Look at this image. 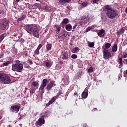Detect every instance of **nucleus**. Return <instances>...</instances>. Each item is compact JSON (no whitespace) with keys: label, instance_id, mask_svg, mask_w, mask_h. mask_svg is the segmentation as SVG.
<instances>
[{"label":"nucleus","instance_id":"nucleus-1","mask_svg":"<svg viewBox=\"0 0 127 127\" xmlns=\"http://www.w3.org/2000/svg\"><path fill=\"white\" fill-rule=\"evenodd\" d=\"M104 8L107 10L106 14L108 18L115 19L118 15L117 10H115V9H112V8L109 5H105Z\"/></svg>","mask_w":127,"mask_h":127},{"label":"nucleus","instance_id":"nucleus-2","mask_svg":"<svg viewBox=\"0 0 127 127\" xmlns=\"http://www.w3.org/2000/svg\"><path fill=\"white\" fill-rule=\"evenodd\" d=\"M26 31L29 34H33V36L37 38L40 37V29L39 28L34 27L33 26L27 25L25 26Z\"/></svg>","mask_w":127,"mask_h":127},{"label":"nucleus","instance_id":"nucleus-3","mask_svg":"<svg viewBox=\"0 0 127 127\" xmlns=\"http://www.w3.org/2000/svg\"><path fill=\"white\" fill-rule=\"evenodd\" d=\"M23 64L20 61L16 60L15 63L12 64V70L16 72H22Z\"/></svg>","mask_w":127,"mask_h":127},{"label":"nucleus","instance_id":"nucleus-4","mask_svg":"<svg viewBox=\"0 0 127 127\" xmlns=\"http://www.w3.org/2000/svg\"><path fill=\"white\" fill-rule=\"evenodd\" d=\"M0 21V29L2 31H4L9 25V20L7 18H4L3 19H1Z\"/></svg>","mask_w":127,"mask_h":127},{"label":"nucleus","instance_id":"nucleus-5","mask_svg":"<svg viewBox=\"0 0 127 127\" xmlns=\"http://www.w3.org/2000/svg\"><path fill=\"white\" fill-rule=\"evenodd\" d=\"M0 80L2 81L4 84H9L11 83V79L9 75L5 74H1L0 73Z\"/></svg>","mask_w":127,"mask_h":127},{"label":"nucleus","instance_id":"nucleus-6","mask_svg":"<svg viewBox=\"0 0 127 127\" xmlns=\"http://www.w3.org/2000/svg\"><path fill=\"white\" fill-rule=\"evenodd\" d=\"M102 52L103 54V58L105 60L109 59V58L114 56V54H112L109 50H107V49H103Z\"/></svg>","mask_w":127,"mask_h":127},{"label":"nucleus","instance_id":"nucleus-7","mask_svg":"<svg viewBox=\"0 0 127 127\" xmlns=\"http://www.w3.org/2000/svg\"><path fill=\"white\" fill-rule=\"evenodd\" d=\"M48 83V79H44L42 80V82L41 84L40 87L39 89V91L43 95L45 92V88L46 87V85H47Z\"/></svg>","mask_w":127,"mask_h":127},{"label":"nucleus","instance_id":"nucleus-8","mask_svg":"<svg viewBox=\"0 0 127 127\" xmlns=\"http://www.w3.org/2000/svg\"><path fill=\"white\" fill-rule=\"evenodd\" d=\"M20 109V105H12L10 107V111H11V112H12V113L15 112V113H17V112L19 111Z\"/></svg>","mask_w":127,"mask_h":127},{"label":"nucleus","instance_id":"nucleus-9","mask_svg":"<svg viewBox=\"0 0 127 127\" xmlns=\"http://www.w3.org/2000/svg\"><path fill=\"white\" fill-rule=\"evenodd\" d=\"M127 57V54L126 53H124L122 57H119L118 62L119 63V66L122 67L123 65V58H126Z\"/></svg>","mask_w":127,"mask_h":127},{"label":"nucleus","instance_id":"nucleus-10","mask_svg":"<svg viewBox=\"0 0 127 127\" xmlns=\"http://www.w3.org/2000/svg\"><path fill=\"white\" fill-rule=\"evenodd\" d=\"M43 124H45V119L43 118L41 116V118L36 122L35 125L36 126H42Z\"/></svg>","mask_w":127,"mask_h":127},{"label":"nucleus","instance_id":"nucleus-11","mask_svg":"<svg viewBox=\"0 0 127 127\" xmlns=\"http://www.w3.org/2000/svg\"><path fill=\"white\" fill-rule=\"evenodd\" d=\"M87 21L88 18L87 17V16L83 15V16H82L81 20H80L79 23L81 26H82V25L87 23Z\"/></svg>","mask_w":127,"mask_h":127},{"label":"nucleus","instance_id":"nucleus-12","mask_svg":"<svg viewBox=\"0 0 127 127\" xmlns=\"http://www.w3.org/2000/svg\"><path fill=\"white\" fill-rule=\"evenodd\" d=\"M68 32L67 31H63L60 34V38L62 40H64L67 37Z\"/></svg>","mask_w":127,"mask_h":127},{"label":"nucleus","instance_id":"nucleus-13","mask_svg":"<svg viewBox=\"0 0 127 127\" xmlns=\"http://www.w3.org/2000/svg\"><path fill=\"white\" fill-rule=\"evenodd\" d=\"M55 84L54 82H50L48 85H47V87H46V89L47 91H50L51 90L52 87H54V86H55Z\"/></svg>","mask_w":127,"mask_h":127},{"label":"nucleus","instance_id":"nucleus-14","mask_svg":"<svg viewBox=\"0 0 127 127\" xmlns=\"http://www.w3.org/2000/svg\"><path fill=\"white\" fill-rule=\"evenodd\" d=\"M105 35V33L104 29H101V30H100L98 33V36H100V37H104Z\"/></svg>","mask_w":127,"mask_h":127},{"label":"nucleus","instance_id":"nucleus-15","mask_svg":"<svg viewBox=\"0 0 127 127\" xmlns=\"http://www.w3.org/2000/svg\"><path fill=\"white\" fill-rule=\"evenodd\" d=\"M35 91H36V88H35L33 85H32V84H31V87L30 88V93L31 95H33V94L35 92Z\"/></svg>","mask_w":127,"mask_h":127},{"label":"nucleus","instance_id":"nucleus-16","mask_svg":"<svg viewBox=\"0 0 127 127\" xmlns=\"http://www.w3.org/2000/svg\"><path fill=\"white\" fill-rule=\"evenodd\" d=\"M118 50V45L117 44H114L112 46V48L111 49V51L112 52H116Z\"/></svg>","mask_w":127,"mask_h":127},{"label":"nucleus","instance_id":"nucleus-17","mask_svg":"<svg viewBox=\"0 0 127 127\" xmlns=\"http://www.w3.org/2000/svg\"><path fill=\"white\" fill-rule=\"evenodd\" d=\"M111 43H105V46H103L102 49H107V50H109V48H110V47H111Z\"/></svg>","mask_w":127,"mask_h":127},{"label":"nucleus","instance_id":"nucleus-18","mask_svg":"<svg viewBox=\"0 0 127 127\" xmlns=\"http://www.w3.org/2000/svg\"><path fill=\"white\" fill-rule=\"evenodd\" d=\"M126 31L125 27H122L120 29L119 31L117 32L118 35H122L124 33V31Z\"/></svg>","mask_w":127,"mask_h":127},{"label":"nucleus","instance_id":"nucleus-19","mask_svg":"<svg viewBox=\"0 0 127 127\" xmlns=\"http://www.w3.org/2000/svg\"><path fill=\"white\" fill-rule=\"evenodd\" d=\"M69 19H68V18H65V19H64L62 21V23L63 24H64V25H67L68 23H69Z\"/></svg>","mask_w":127,"mask_h":127},{"label":"nucleus","instance_id":"nucleus-20","mask_svg":"<svg viewBox=\"0 0 127 127\" xmlns=\"http://www.w3.org/2000/svg\"><path fill=\"white\" fill-rule=\"evenodd\" d=\"M68 54L67 52H65L63 54L62 59L63 60H68Z\"/></svg>","mask_w":127,"mask_h":127},{"label":"nucleus","instance_id":"nucleus-21","mask_svg":"<svg viewBox=\"0 0 127 127\" xmlns=\"http://www.w3.org/2000/svg\"><path fill=\"white\" fill-rule=\"evenodd\" d=\"M65 28L67 30V31H71L72 28V25H71V24H68V25H67L65 26Z\"/></svg>","mask_w":127,"mask_h":127},{"label":"nucleus","instance_id":"nucleus-22","mask_svg":"<svg viewBox=\"0 0 127 127\" xmlns=\"http://www.w3.org/2000/svg\"><path fill=\"white\" fill-rule=\"evenodd\" d=\"M55 101V99L54 97L52 98L51 100L49 101V102L46 104L47 106H49L51 104L53 103L54 101Z\"/></svg>","mask_w":127,"mask_h":127},{"label":"nucleus","instance_id":"nucleus-23","mask_svg":"<svg viewBox=\"0 0 127 127\" xmlns=\"http://www.w3.org/2000/svg\"><path fill=\"white\" fill-rule=\"evenodd\" d=\"M88 95V92H86L85 91H83V92L82 93L81 96L82 98L86 99L87 98Z\"/></svg>","mask_w":127,"mask_h":127},{"label":"nucleus","instance_id":"nucleus-24","mask_svg":"<svg viewBox=\"0 0 127 127\" xmlns=\"http://www.w3.org/2000/svg\"><path fill=\"white\" fill-rule=\"evenodd\" d=\"M71 0H60L59 2L61 3H70Z\"/></svg>","mask_w":127,"mask_h":127},{"label":"nucleus","instance_id":"nucleus-25","mask_svg":"<svg viewBox=\"0 0 127 127\" xmlns=\"http://www.w3.org/2000/svg\"><path fill=\"white\" fill-rule=\"evenodd\" d=\"M25 18H26V15H23L21 17L18 18V19H17V22H19V21H23V20H24Z\"/></svg>","mask_w":127,"mask_h":127},{"label":"nucleus","instance_id":"nucleus-26","mask_svg":"<svg viewBox=\"0 0 127 127\" xmlns=\"http://www.w3.org/2000/svg\"><path fill=\"white\" fill-rule=\"evenodd\" d=\"M52 47V44H47L46 45V49L47 51H50V50H51V48Z\"/></svg>","mask_w":127,"mask_h":127},{"label":"nucleus","instance_id":"nucleus-27","mask_svg":"<svg viewBox=\"0 0 127 127\" xmlns=\"http://www.w3.org/2000/svg\"><path fill=\"white\" fill-rule=\"evenodd\" d=\"M11 63L10 61H8L7 62H4L3 63V66H8V65H10Z\"/></svg>","mask_w":127,"mask_h":127},{"label":"nucleus","instance_id":"nucleus-28","mask_svg":"<svg viewBox=\"0 0 127 127\" xmlns=\"http://www.w3.org/2000/svg\"><path fill=\"white\" fill-rule=\"evenodd\" d=\"M32 85H33L34 87L36 88L39 85V83L37 82V81H34L33 83H32Z\"/></svg>","mask_w":127,"mask_h":127},{"label":"nucleus","instance_id":"nucleus-29","mask_svg":"<svg viewBox=\"0 0 127 127\" xmlns=\"http://www.w3.org/2000/svg\"><path fill=\"white\" fill-rule=\"evenodd\" d=\"M13 54H17V49L15 48V47H13L11 51Z\"/></svg>","mask_w":127,"mask_h":127},{"label":"nucleus","instance_id":"nucleus-30","mask_svg":"<svg viewBox=\"0 0 127 127\" xmlns=\"http://www.w3.org/2000/svg\"><path fill=\"white\" fill-rule=\"evenodd\" d=\"M55 27L56 29L57 32L59 33L61 30V27L60 26H58V25H55Z\"/></svg>","mask_w":127,"mask_h":127},{"label":"nucleus","instance_id":"nucleus-31","mask_svg":"<svg viewBox=\"0 0 127 127\" xmlns=\"http://www.w3.org/2000/svg\"><path fill=\"white\" fill-rule=\"evenodd\" d=\"M41 116H42V118L44 119V117L47 116V111H44L43 113H41Z\"/></svg>","mask_w":127,"mask_h":127},{"label":"nucleus","instance_id":"nucleus-32","mask_svg":"<svg viewBox=\"0 0 127 127\" xmlns=\"http://www.w3.org/2000/svg\"><path fill=\"white\" fill-rule=\"evenodd\" d=\"M95 46V44L94 42H88V47H93Z\"/></svg>","mask_w":127,"mask_h":127},{"label":"nucleus","instance_id":"nucleus-33","mask_svg":"<svg viewBox=\"0 0 127 127\" xmlns=\"http://www.w3.org/2000/svg\"><path fill=\"white\" fill-rule=\"evenodd\" d=\"M93 28H94L93 26H89V27H87L86 30V32H88V31H91V30H92V29H93Z\"/></svg>","mask_w":127,"mask_h":127},{"label":"nucleus","instance_id":"nucleus-34","mask_svg":"<svg viewBox=\"0 0 127 127\" xmlns=\"http://www.w3.org/2000/svg\"><path fill=\"white\" fill-rule=\"evenodd\" d=\"M46 67H51L52 64H51L50 62H46L45 63Z\"/></svg>","mask_w":127,"mask_h":127},{"label":"nucleus","instance_id":"nucleus-35","mask_svg":"<svg viewBox=\"0 0 127 127\" xmlns=\"http://www.w3.org/2000/svg\"><path fill=\"white\" fill-rule=\"evenodd\" d=\"M93 67H90L89 68V69H88V73H92V72H93Z\"/></svg>","mask_w":127,"mask_h":127},{"label":"nucleus","instance_id":"nucleus-36","mask_svg":"<svg viewBox=\"0 0 127 127\" xmlns=\"http://www.w3.org/2000/svg\"><path fill=\"white\" fill-rule=\"evenodd\" d=\"M78 56H77L76 54H72L71 56V58H73V59H76L77 58Z\"/></svg>","mask_w":127,"mask_h":127},{"label":"nucleus","instance_id":"nucleus-37","mask_svg":"<svg viewBox=\"0 0 127 127\" xmlns=\"http://www.w3.org/2000/svg\"><path fill=\"white\" fill-rule=\"evenodd\" d=\"M4 38V35H3V34L1 35V36H0V42H1V41H3Z\"/></svg>","mask_w":127,"mask_h":127},{"label":"nucleus","instance_id":"nucleus-38","mask_svg":"<svg viewBox=\"0 0 127 127\" xmlns=\"http://www.w3.org/2000/svg\"><path fill=\"white\" fill-rule=\"evenodd\" d=\"M35 54L38 55L39 54V51L38 49V47L36 49L35 51L34 52Z\"/></svg>","mask_w":127,"mask_h":127},{"label":"nucleus","instance_id":"nucleus-39","mask_svg":"<svg viewBox=\"0 0 127 127\" xmlns=\"http://www.w3.org/2000/svg\"><path fill=\"white\" fill-rule=\"evenodd\" d=\"M34 11H29L28 15L30 16H32L34 15Z\"/></svg>","mask_w":127,"mask_h":127},{"label":"nucleus","instance_id":"nucleus-40","mask_svg":"<svg viewBox=\"0 0 127 127\" xmlns=\"http://www.w3.org/2000/svg\"><path fill=\"white\" fill-rule=\"evenodd\" d=\"M79 48H78V47L77 46H76V47H74V48L73 49V52H77L78 50H79Z\"/></svg>","mask_w":127,"mask_h":127},{"label":"nucleus","instance_id":"nucleus-41","mask_svg":"<svg viewBox=\"0 0 127 127\" xmlns=\"http://www.w3.org/2000/svg\"><path fill=\"white\" fill-rule=\"evenodd\" d=\"M5 14V11L4 10H0V15L1 14V15H4Z\"/></svg>","mask_w":127,"mask_h":127},{"label":"nucleus","instance_id":"nucleus-42","mask_svg":"<svg viewBox=\"0 0 127 127\" xmlns=\"http://www.w3.org/2000/svg\"><path fill=\"white\" fill-rule=\"evenodd\" d=\"M82 5H83V6L84 7H86L87 5V3H85V2H83L82 3Z\"/></svg>","mask_w":127,"mask_h":127},{"label":"nucleus","instance_id":"nucleus-43","mask_svg":"<svg viewBox=\"0 0 127 127\" xmlns=\"http://www.w3.org/2000/svg\"><path fill=\"white\" fill-rule=\"evenodd\" d=\"M4 57L3 52H1L0 53V58H2Z\"/></svg>","mask_w":127,"mask_h":127},{"label":"nucleus","instance_id":"nucleus-44","mask_svg":"<svg viewBox=\"0 0 127 127\" xmlns=\"http://www.w3.org/2000/svg\"><path fill=\"white\" fill-rule=\"evenodd\" d=\"M42 47V45H41V44H40L39 45V46H38L39 52L40 49H41V48Z\"/></svg>","mask_w":127,"mask_h":127},{"label":"nucleus","instance_id":"nucleus-45","mask_svg":"<svg viewBox=\"0 0 127 127\" xmlns=\"http://www.w3.org/2000/svg\"><path fill=\"white\" fill-rule=\"evenodd\" d=\"M20 41L21 43H23L24 42H25V40L23 38L20 39Z\"/></svg>","mask_w":127,"mask_h":127},{"label":"nucleus","instance_id":"nucleus-46","mask_svg":"<svg viewBox=\"0 0 127 127\" xmlns=\"http://www.w3.org/2000/svg\"><path fill=\"white\" fill-rule=\"evenodd\" d=\"M32 64H33V62H32V61H29V65H32Z\"/></svg>","mask_w":127,"mask_h":127},{"label":"nucleus","instance_id":"nucleus-47","mask_svg":"<svg viewBox=\"0 0 127 127\" xmlns=\"http://www.w3.org/2000/svg\"><path fill=\"white\" fill-rule=\"evenodd\" d=\"M99 0H93V2L94 3V4H95L96 3L98 2Z\"/></svg>","mask_w":127,"mask_h":127},{"label":"nucleus","instance_id":"nucleus-48","mask_svg":"<svg viewBox=\"0 0 127 127\" xmlns=\"http://www.w3.org/2000/svg\"><path fill=\"white\" fill-rule=\"evenodd\" d=\"M124 74L127 75V69H126L125 71H124Z\"/></svg>","mask_w":127,"mask_h":127},{"label":"nucleus","instance_id":"nucleus-49","mask_svg":"<svg viewBox=\"0 0 127 127\" xmlns=\"http://www.w3.org/2000/svg\"><path fill=\"white\" fill-rule=\"evenodd\" d=\"M123 62L126 64L127 63V59H124Z\"/></svg>","mask_w":127,"mask_h":127},{"label":"nucleus","instance_id":"nucleus-50","mask_svg":"<svg viewBox=\"0 0 127 127\" xmlns=\"http://www.w3.org/2000/svg\"><path fill=\"white\" fill-rule=\"evenodd\" d=\"M67 8L68 10H71V7L70 5H67Z\"/></svg>","mask_w":127,"mask_h":127},{"label":"nucleus","instance_id":"nucleus-51","mask_svg":"<svg viewBox=\"0 0 127 127\" xmlns=\"http://www.w3.org/2000/svg\"><path fill=\"white\" fill-rule=\"evenodd\" d=\"M56 70H60V67L58 66L57 65L55 67Z\"/></svg>","mask_w":127,"mask_h":127},{"label":"nucleus","instance_id":"nucleus-52","mask_svg":"<svg viewBox=\"0 0 127 127\" xmlns=\"http://www.w3.org/2000/svg\"><path fill=\"white\" fill-rule=\"evenodd\" d=\"M77 26L78 25L77 24L74 25V26H73V29L75 30V29L76 28Z\"/></svg>","mask_w":127,"mask_h":127},{"label":"nucleus","instance_id":"nucleus-53","mask_svg":"<svg viewBox=\"0 0 127 127\" xmlns=\"http://www.w3.org/2000/svg\"><path fill=\"white\" fill-rule=\"evenodd\" d=\"M60 64L61 65H63V62H62V61H60Z\"/></svg>","mask_w":127,"mask_h":127},{"label":"nucleus","instance_id":"nucleus-54","mask_svg":"<svg viewBox=\"0 0 127 127\" xmlns=\"http://www.w3.org/2000/svg\"><path fill=\"white\" fill-rule=\"evenodd\" d=\"M28 6H29V7L31 8L32 7V5H30V4H27Z\"/></svg>","mask_w":127,"mask_h":127},{"label":"nucleus","instance_id":"nucleus-55","mask_svg":"<svg viewBox=\"0 0 127 127\" xmlns=\"http://www.w3.org/2000/svg\"><path fill=\"white\" fill-rule=\"evenodd\" d=\"M59 95H61V92L58 93V94L57 95V97H58Z\"/></svg>","mask_w":127,"mask_h":127},{"label":"nucleus","instance_id":"nucleus-56","mask_svg":"<svg viewBox=\"0 0 127 127\" xmlns=\"http://www.w3.org/2000/svg\"><path fill=\"white\" fill-rule=\"evenodd\" d=\"M125 13L127 14V7L125 8Z\"/></svg>","mask_w":127,"mask_h":127},{"label":"nucleus","instance_id":"nucleus-57","mask_svg":"<svg viewBox=\"0 0 127 127\" xmlns=\"http://www.w3.org/2000/svg\"><path fill=\"white\" fill-rule=\"evenodd\" d=\"M97 108H94L92 111H97Z\"/></svg>","mask_w":127,"mask_h":127},{"label":"nucleus","instance_id":"nucleus-58","mask_svg":"<svg viewBox=\"0 0 127 127\" xmlns=\"http://www.w3.org/2000/svg\"><path fill=\"white\" fill-rule=\"evenodd\" d=\"M94 81H97V77H94Z\"/></svg>","mask_w":127,"mask_h":127},{"label":"nucleus","instance_id":"nucleus-59","mask_svg":"<svg viewBox=\"0 0 127 127\" xmlns=\"http://www.w3.org/2000/svg\"><path fill=\"white\" fill-rule=\"evenodd\" d=\"M87 124L85 123L84 125H83V127H87Z\"/></svg>","mask_w":127,"mask_h":127},{"label":"nucleus","instance_id":"nucleus-60","mask_svg":"<svg viewBox=\"0 0 127 127\" xmlns=\"http://www.w3.org/2000/svg\"><path fill=\"white\" fill-rule=\"evenodd\" d=\"M20 0H15L16 2H19Z\"/></svg>","mask_w":127,"mask_h":127},{"label":"nucleus","instance_id":"nucleus-61","mask_svg":"<svg viewBox=\"0 0 127 127\" xmlns=\"http://www.w3.org/2000/svg\"><path fill=\"white\" fill-rule=\"evenodd\" d=\"M74 96H76V95H77V92H74Z\"/></svg>","mask_w":127,"mask_h":127},{"label":"nucleus","instance_id":"nucleus-62","mask_svg":"<svg viewBox=\"0 0 127 127\" xmlns=\"http://www.w3.org/2000/svg\"><path fill=\"white\" fill-rule=\"evenodd\" d=\"M20 119H23V116H21V115H20Z\"/></svg>","mask_w":127,"mask_h":127},{"label":"nucleus","instance_id":"nucleus-63","mask_svg":"<svg viewBox=\"0 0 127 127\" xmlns=\"http://www.w3.org/2000/svg\"><path fill=\"white\" fill-rule=\"evenodd\" d=\"M72 31H75V30L73 29Z\"/></svg>","mask_w":127,"mask_h":127},{"label":"nucleus","instance_id":"nucleus-64","mask_svg":"<svg viewBox=\"0 0 127 127\" xmlns=\"http://www.w3.org/2000/svg\"><path fill=\"white\" fill-rule=\"evenodd\" d=\"M36 0L37 1H38L39 0Z\"/></svg>","mask_w":127,"mask_h":127}]
</instances>
